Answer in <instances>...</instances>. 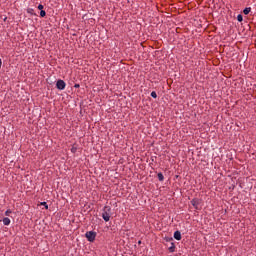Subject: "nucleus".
<instances>
[{
  "label": "nucleus",
  "instance_id": "6ab92c4d",
  "mask_svg": "<svg viewBox=\"0 0 256 256\" xmlns=\"http://www.w3.org/2000/svg\"><path fill=\"white\" fill-rule=\"evenodd\" d=\"M1 65H3V62H2L1 59H0V69H1Z\"/></svg>",
  "mask_w": 256,
  "mask_h": 256
},
{
  "label": "nucleus",
  "instance_id": "ddd939ff",
  "mask_svg": "<svg viewBox=\"0 0 256 256\" xmlns=\"http://www.w3.org/2000/svg\"><path fill=\"white\" fill-rule=\"evenodd\" d=\"M39 205H43L45 209H49V205H47V202H41Z\"/></svg>",
  "mask_w": 256,
  "mask_h": 256
},
{
  "label": "nucleus",
  "instance_id": "20e7f679",
  "mask_svg": "<svg viewBox=\"0 0 256 256\" xmlns=\"http://www.w3.org/2000/svg\"><path fill=\"white\" fill-rule=\"evenodd\" d=\"M201 202L199 201V199H197V198H194V199H192V201H191V205H193V207H195V209H199V204H200Z\"/></svg>",
  "mask_w": 256,
  "mask_h": 256
},
{
  "label": "nucleus",
  "instance_id": "4468645a",
  "mask_svg": "<svg viewBox=\"0 0 256 256\" xmlns=\"http://www.w3.org/2000/svg\"><path fill=\"white\" fill-rule=\"evenodd\" d=\"M45 15H47V12H45V10H41L40 17H45Z\"/></svg>",
  "mask_w": 256,
  "mask_h": 256
},
{
  "label": "nucleus",
  "instance_id": "f3484780",
  "mask_svg": "<svg viewBox=\"0 0 256 256\" xmlns=\"http://www.w3.org/2000/svg\"><path fill=\"white\" fill-rule=\"evenodd\" d=\"M11 213V210H7L6 212H5V215L7 216V217H9V214Z\"/></svg>",
  "mask_w": 256,
  "mask_h": 256
},
{
  "label": "nucleus",
  "instance_id": "f257e3e1",
  "mask_svg": "<svg viewBox=\"0 0 256 256\" xmlns=\"http://www.w3.org/2000/svg\"><path fill=\"white\" fill-rule=\"evenodd\" d=\"M110 213H111V207L105 206L104 212L102 213V218L104 219V221H106V222L110 221V219H111Z\"/></svg>",
  "mask_w": 256,
  "mask_h": 256
},
{
  "label": "nucleus",
  "instance_id": "f03ea898",
  "mask_svg": "<svg viewBox=\"0 0 256 256\" xmlns=\"http://www.w3.org/2000/svg\"><path fill=\"white\" fill-rule=\"evenodd\" d=\"M85 236H86V239L90 241V243H93V241H95V237H97V233L93 231H89V232H86Z\"/></svg>",
  "mask_w": 256,
  "mask_h": 256
},
{
  "label": "nucleus",
  "instance_id": "423d86ee",
  "mask_svg": "<svg viewBox=\"0 0 256 256\" xmlns=\"http://www.w3.org/2000/svg\"><path fill=\"white\" fill-rule=\"evenodd\" d=\"M170 253H175V243L171 244V247L168 248Z\"/></svg>",
  "mask_w": 256,
  "mask_h": 256
},
{
  "label": "nucleus",
  "instance_id": "2eb2a0df",
  "mask_svg": "<svg viewBox=\"0 0 256 256\" xmlns=\"http://www.w3.org/2000/svg\"><path fill=\"white\" fill-rule=\"evenodd\" d=\"M151 97H153L154 99H157V92L156 91L151 92Z\"/></svg>",
  "mask_w": 256,
  "mask_h": 256
},
{
  "label": "nucleus",
  "instance_id": "1a4fd4ad",
  "mask_svg": "<svg viewBox=\"0 0 256 256\" xmlns=\"http://www.w3.org/2000/svg\"><path fill=\"white\" fill-rule=\"evenodd\" d=\"M27 13H29L30 15H35V10H33V8H28Z\"/></svg>",
  "mask_w": 256,
  "mask_h": 256
},
{
  "label": "nucleus",
  "instance_id": "9b49d317",
  "mask_svg": "<svg viewBox=\"0 0 256 256\" xmlns=\"http://www.w3.org/2000/svg\"><path fill=\"white\" fill-rule=\"evenodd\" d=\"M237 20L239 21V23H241L243 21V15L239 14L237 16Z\"/></svg>",
  "mask_w": 256,
  "mask_h": 256
},
{
  "label": "nucleus",
  "instance_id": "39448f33",
  "mask_svg": "<svg viewBox=\"0 0 256 256\" xmlns=\"http://www.w3.org/2000/svg\"><path fill=\"white\" fill-rule=\"evenodd\" d=\"M174 239H176V241H181V232L176 231L174 233Z\"/></svg>",
  "mask_w": 256,
  "mask_h": 256
},
{
  "label": "nucleus",
  "instance_id": "7ed1b4c3",
  "mask_svg": "<svg viewBox=\"0 0 256 256\" xmlns=\"http://www.w3.org/2000/svg\"><path fill=\"white\" fill-rule=\"evenodd\" d=\"M65 81L63 80H58L56 83V87L57 89H59L60 91H63V89H65Z\"/></svg>",
  "mask_w": 256,
  "mask_h": 256
},
{
  "label": "nucleus",
  "instance_id": "f8f14e48",
  "mask_svg": "<svg viewBox=\"0 0 256 256\" xmlns=\"http://www.w3.org/2000/svg\"><path fill=\"white\" fill-rule=\"evenodd\" d=\"M71 153H77V147L75 145L72 146Z\"/></svg>",
  "mask_w": 256,
  "mask_h": 256
},
{
  "label": "nucleus",
  "instance_id": "aec40b11",
  "mask_svg": "<svg viewBox=\"0 0 256 256\" xmlns=\"http://www.w3.org/2000/svg\"><path fill=\"white\" fill-rule=\"evenodd\" d=\"M138 243H139V245H141V241H139Z\"/></svg>",
  "mask_w": 256,
  "mask_h": 256
},
{
  "label": "nucleus",
  "instance_id": "6e6552de",
  "mask_svg": "<svg viewBox=\"0 0 256 256\" xmlns=\"http://www.w3.org/2000/svg\"><path fill=\"white\" fill-rule=\"evenodd\" d=\"M3 223L4 225H9L11 223V220L9 218H4Z\"/></svg>",
  "mask_w": 256,
  "mask_h": 256
},
{
  "label": "nucleus",
  "instance_id": "9d476101",
  "mask_svg": "<svg viewBox=\"0 0 256 256\" xmlns=\"http://www.w3.org/2000/svg\"><path fill=\"white\" fill-rule=\"evenodd\" d=\"M158 179L159 181H163L165 177L163 176V173H158Z\"/></svg>",
  "mask_w": 256,
  "mask_h": 256
},
{
  "label": "nucleus",
  "instance_id": "0eeeda50",
  "mask_svg": "<svg viewBox=\"0 0 256 256\" xmlns=\"http://www.w3.org/2000/svg\"><path fill=\"white\" fill-rule=\"evenodd\" d=\"M243 13H244V15H249V13H251V7L245 8V9L243 10Z\"/></svg>",
  "mask_w": 256,
  "mask_h": 256
},
{
  "label": "nucleus",
  "instance_id": "a211bd4d",
  "mask_svg": "<svg viewBox=\"0 0 256 256\" xmlns=\"http://www.w3.org/2000/svg\"><path fill=\"white\" fill-rule=\"evenodd\" d=\"M74 87H75L76 89H79L80 85H79V84H75Z\"/></svg>",
  "mask_w": 256,
  "mask_h": 256
},
{
  "label": "nucleus",
  "instance_id": "dca6fc26",
  "mask_svg": "<svg viewBox=\"0 0 256 256\" xmlns=\"http://www.w3.org/2000/svg\"><path fill=\"white\" fill-rule=\"evenodd\" d=\"M38 9H39V11H43V9H44L43 4H40V5L38 6Z\"/></svg>",
  "mask_w": 256,
  "mask_h": 256
}]
</instances>
